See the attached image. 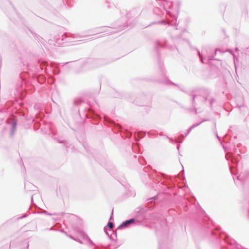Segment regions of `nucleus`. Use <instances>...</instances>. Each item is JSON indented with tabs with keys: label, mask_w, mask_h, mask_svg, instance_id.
<instances>
[{
	"label": "nucleus",
	"mask_w": 249,
	"mask_h": 249,
	"mask_svg": "<svg viewBox=\"0 0 249 249\" xmlns=\"http://www.w3.org/2000/svg\"><path fill=\"white\" fill-rule=\"evenodd\" d=\"M108 226L110 229H112L113 226V223L112 222H109L108 223Z\"/></svg>",
	"instance_id": "2"
},
{
	"label": "nucleus",
	"mask_w": 249,
	"mask_h": 249,
	"mask_svg": "<svg viewBox=\"0 0 249 249\" xmlns=\"http://www.w3.org/2000/svg\"><path fill=\"white\" fill-rule=\"evenodd\" d=\"M134 221V220L133 219H131L129 220H127L123 223V224H122V226H126L128 224H129L133 222Z\"/></svg>",
	"instance_id": "1"
}]
</instances>
